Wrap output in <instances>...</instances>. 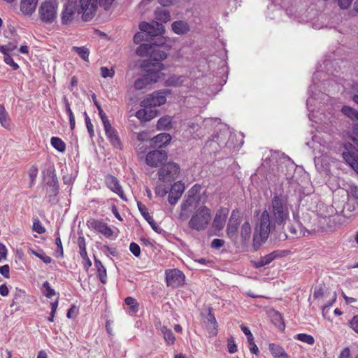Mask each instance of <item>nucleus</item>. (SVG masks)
<instances>
[{
    "label": "nucleus",
    "mask_w": 358,
    "mask_h": 358,
    "mask_svg": "<svg viewBox=\"0 0 358 358\" xmlns=\"http://www.w3.org/2000/svg\"><path fill=\"white\" fill-rule=\"evenodd\" d=\"M348 196H352L354 199H358V187L356 185H350L348 191Z\"/></svg>",
    "instance_id": "55"
},
{
    "label": "nucleus",
    "mask_w": 358,
    "mask_h": 358,
    "mask_svg": "<svg viewBox=\"0 0 358 358\" xmlns=\"http://www.w3.org/2000/svg\"><path fill=\"white\" fill-rule=\"evenodd\" d=\"M17 43H18V39L15 38L14 42H9L7 45H6V49L8 50V51L11 52V51H13L14 50H15L17 48Z\"/></svg>",
    "instance_id": "63"
},
{
    "label": "nucleus",
    "mask_w": 358,
    "mask_h": 358,
    "mask_svg": "<svg viewBox=\"0 0 358 358\" xmlns=\"http://www.w3.org/2000/svg\"><path fill=\"white\" fill-rule=\"evenodd\" d=\"M10 267L8 264L0 266V273L5 278H9Z\"/></svg>",
    "instance_id": "59"
},
{
    "label": "nucleus",
    "mask_w": 358,
    "mask_h": 358,
    "mask_svg": "<svg viewBox=\"0 0 358 358\" xmlns=\"http://www.w3.org/2000/svg\"><path fill=\"white\" fill-rule=\"evenodd\" d=\"M148 149V145L145 144V143H140L137 146H136V152H137V155H138V158L139 159H145V153L147 152V150Z\"/></svg>",
    "instance_id": "42"
},
{
    "label": "nucleus",
    "mask_w": 358,
    "mask_h": 358,
    "mask_svg": "<svg viewBox=\"0 0 358 358\" xmlns=\"http://www.w3.org/2000/svg\"><path fill=\"white\" fill-rule=\"evenodd\" d=\"M139 29L142 32H145V39L150 40V42H153V37L162 36L164 32V25L157 21L151 23L142 22L139 24Z\"/></svg>",
    "instance_id": "10"
},
{
    "label": "nucleus",
    "mask_w": 358,
    "mask_h": 358,
    "mask_svg": "<svg viewBox=\"0 0 358 358\" xmlns=\"http://www.w3.org/2000/svg\"><path fill=\"white\" fill-rule=\"evenodd\" d=\"M52 147L60 152H63L66 150L65 143L59 137H52L50 140Z\"/></svg>",
    "instance_id": "32"
},
{
    "label": "nucleus",
    "mask_w": 358,
    "mask_h": 358,
    "mask_svg": "<svg viewBox=\"0 0 358 358\" xmlns=\"http://www.w3.org/2000/svg\"><path fill=\"white\" fill-rule=\"evenodd\" d=\"M171 127V118L169 116L161 117L157 122V129H169Z\"/></svg>",
    "instance_id": "35"
},
{
    "label": "nucleus",
    "mask_w": 358,
    "mask_h": 358,
    "mask_svg": "<svg viewBox=\"0 0 358 358\" xmlns=\"http://www.w3.org/2000/svg\"><path fill=\"white\" fill-rule=\"evenodd\" d=\"M73 49L84 61L88 60L90 51L87 48L85 47H73Z\"/></svg>",
    "instance_id": "44"
},
{
    "label": "nucleus",
    "mask_w": 358,
    "mask_h": 358,
    "mask_svg": "<svg viewBox=\"0 0 358 358\" xmlns=\"http://www.w3.org/2000/svg\"><path fill=\"white\" fill-rule=\"evenodd\" d=\"M115 0H79L78 13L82 14L85 22L91 20L96 15L98 5L107 10L110 8Z\"/></svg>",
    "instance_id": "5"
},
{
    "label": "nucleus",
    "mask_w": 358,
    "mask_h": 358,
    "mask_svg": "<svg viewBox=\"0 0 358 358\" xmlns=\"http://www.w3.org/2000/svg\"><path fill=\"white\" fill-rule=\"evenodd\" d=\"M224 244V241L222 239L215 238L211 242V247L215 249H219L222 248Z\"/></svg>",
    "instance_id": "58"
},
{
    "label": "nucleus",
    "mask_w": 358,
    "mask_h": 358,
    "mask_svg": "<svg viewBox=\"0 0 358 358\" xmlns=\"http://www.w3.org/2000/svg\"><path fill=\"white\" fill-rule=\"evenodd\" d=\"M352 1L353 0H338V5L341 9H348Z\"/></svg>",
    "instance_id": "57"
},
{
    "label": "nucleus",
    "mask_w": 358,
    "mask_h": 358,
    "mask_svg": "<svg viewBox=\"0 0 358 358\" xmlns=\"http://www.w3.org/2000/svg\"><path fill=\"white\" fill-rule=\"evenodd\" d=\"M289 217V205L285 195L275 193L268 209L262 211L257 222L253 235V248L258 250L266 241L270 233L277 226H284Z\"/></svg>",
    "instance_id": "1"
},
{
    "label": "nucleus",
    "mask_w": 358,
    "mask_h": 358,
    "mask_svg": "<svg viewBox=\"0 0 358 358\" xmlns=\"http://www.w3.org/2000/svg\"><path fill=\"white\" fill-rule=\"evenodd\" d=\"M350 351L348 348H344L339 356V358H350Z\"/></svg>",
    "instance_id": "64"
},
{
    "label": "nucleus",
    "mask_w": 358,
    "mask_h": 358,
    "mask_svg": "<svg viewBox=\"0 0 358 358\" xmlns=\"http://www.w3.org/2000/svg\"><path fill=\"white\" fill-rule=\"evenodd\" d=\"M294 221L295 225L291 224L288 227V231L291 234L292 238H298L306 236V233L308 232V229L306 227L303 226V224L299 220V216L298 215H293Z\"/></svg>",
    "instance_id": "15"
},
{
    "label": "nucleus",
    "mask_w": 358,
    "mask_h": 358,
    "mask_svg": "<svg viewBox=\"0 0 358 358\" xmlns=\"http://www.w3.org/2000/svg\"><path fill=\"white\" fill-rule=\"evenodd\" d=\"M145 38H146V36L145 35V32H142L141 31V32H138L134 35L133 41L136 44H138L143 41L150 42V40H146Z\"/></svg>",
    "instance_id": "51"
},
{
    "label": "nucleus",
    "mask_w": 358,
    "mask_h": 358,
    "mask_svg": "<svg viewBox=\"0 0 358 358\" xmlns=\"http://www.w3.org/2000/svg\"><path fill=\"white\" fill-rule=\"evenodd\" d=\"M92 99H93L94 105L97 108V110L99 111V115L102 120L103 124L108 122L109 120H108V117L106 116V113L103 112L99 103L96 101L95 94L92 95Z\"/></svg>",
    "instance_id": "43"
},
{
    "label": "nucleus",
    "mask_w": 358,
    "mask_h": 358,
    "mask_svg": "<svg viewBox=\"0 0 358 358\" xmlns=\"http://www.w3.org/2000/svg\"><path fill=\"white\" fill-rule=\"evenodd\" d=\"M276 252L274 251L270 254H268L264 257H261L259 259L253 261L252 264L253 266L256 268L263 267L266 265L269 264L272 261H273L277 257Z\"/></svg>",
    "instance_id": "23"
},
{
    "label": "nucleus",
    "mask_w": 358,
    "mask_h": 358,
    "mask_svg": "<svg viewBox=\"0 0 358 358\" xmlns=\"http://www.w3.org/2000/svg\"><path fill=\"white\" fill-rule=\"evenodd\" d=\"M43 287L46 290V293L45 294L46 297L51 298L52 296L55 295V291L51 288L48 281L43 282Z\"/></svg>",
    "instance_id": "48"
},
{
    "label": "nucleus",
    "mask_w": 358,
    "mask_h": 358,
    "mask_svg": "<svg viewBox=\"0 0 358 358\" xmlns=\"http://www.w3.org/2000/svg\"><path fill=\"white\" fill-rule=\"evenodd\" d=\"M157 41H153L149 43L141 44L136 50V54L140 57H149V59L153 63L159 62L167 57V53L162 50L164 44L163 38H157Z\"/></svg>",
    "instance_id": "3"
},
{
    "label": "nucleus",
    "mask_w": 358,
    "mask_h": 358,
    "mask_svg": "<svg viewBox=\"0 0 358 358\" xmlns=\"http://www.w3.org/2000/svg\"><path fill=\"white\" fill-rule=\"evenodd\" d=\"M94 264L97 269V276L99 278L100 281L103 284L106 283V279H107V273L106 269L102 264L101 262L94 257Z\"/></svg>",
    "instance_id": "27"
},
{
    "label": "nucleus",
    "mask_w": 358,
    "mask_h": 358,
    "mask_svg": "<svg viewBox=\"0 0 358 358\" xmlns=\"http://www.w3.org/2000/svg\"><path fill=\"white\" fill-rule=\"evenodd\" d=\"M351 139L358 147V124L353 127ZM343 147V159L358 173V149L350 143H345Z\"/></svg>",
    "instance_id": "6"
},
{
    "label": "nucleus",
    "mask_w": 358,
    "mask_h": 358,
    "mask_svg": "<svg viewBox=\"0 0 358 358\" xmlns=\"http://www.w3.org/2000/svg\"><path fill=\"white\" fill-rule=\"evenodd\" d=\"M166 280L168 286L178 287L185 282V276L184 273L178 269H168L165 272Z\"/></svg>",
    "instance_id": "13"
},
{
    "label": "nucleus",
    "mask_w": 358,
    "mask_h": 358,
    "mask_svg": "<svg viewBox=\"0 0 358 358\" xmlns=\"http://www.w3.org/2000/svg\"><path fill=\"white\" fill-rule=\"evenodd\" d=\"M138 208L142 216L147 222L152 220V217L150 215L148 208L144 204H143L141 202H138Z\"/></svg>",
    "instance_id": "46"
},
{
    "label": "nucleus",
    "mask_w": 358,
    "mask_h": 358,
    "mask_svg": "<svg viewBox=\"0 0 358 358\" xmlns=\"http://www.w3.org/2000/svg\"><path fill=\"white\" fill-rule=\"evenodd\" d=\"M170 13L165 9L156 12V19L162 22H167L170 20Z\"/></svg>",
    "instance_id": "37"
},
{
    "label": "nucleus",
    "mask_w": 358,
    "mask_h": 358,
    "mask_svg": "<svg viewBox=\"0 0 358 358\" xmlns=\"http://www.w3.org/2000/svg\"><path fill=\"white\" fill-rule=\"evenodd\" d=\"M343 113L352 120H358V111L348 106H344L342 108Z\"/></svg>",
    "instance_id": "34"
},
{
    "label": "nucleus",
    "mask_w": 358,
    "mask_h": 358,
    "mask_svg": "<svg viewBox=\"0 0 358 358\" xmlns=\"http://www.w3.org/2000/svg\"><path fill=\"white\" fill-rule=\"evenodd\" d=\"M125 303L129 306V309L132 313L138 311V303L135 299L128 296L124 299Z\"/></svg>",
    "instance_id": "47"
},
{
    "label": "nucleus",
    "mask_w": 358,
    "mask_h": 358,
    "mask_svg": "<svg viewBox=\"0 0 358 358\" xmlns=\"http://www.w3.org/2000/svg\"><path fill=\"white\" fill-rule=\"evenodd\" d=\"M158 115V110L153 106H147L144 107L143 109L138 110L136 116L141 121H150V120L155 118Z\"/></svg>",
    "instance_id": "18"
},
{
    "label": "nucleus",
    "mask_w": 358,
    "mask_h": 358,
    "mask_svg": "<svg viewBox=\"0 0 358 358\" xmlns=\"http://www.w3.org/2000/svg\"><path fill=\"white\" fill-rule=\"evenodd\" d=\"M201 189V186L198 184H196L187 192V194L185 196V199L180 206V213L178 216V218L180 220H187L192 210L199 205L201 201V195L199 192Z\"/></svg>",
    "instance_id": "4"
},
{
    "label": "nucleus",
    "mask_w": 358,
    "mask_h": 358,
    "mask_svg": "<svg viewBox=\"0 0 358 358\" xmlns=\"http://www.w3.org/2000/svg\"><path fill=\"white\" fill-rule=\"evenodd\" d=\"M161 331L164 336V338L166 343L168 345L173 344L176 338H175L174 334H173V331H171V329H168L165 326H163L161 328Z\"/></svg>",
    "instance_id": "30"
},
{
    "label": "nucleus",
    "mask_w": 358,
    "mask_h": 358,
    "mask_svg": "<svg viewBox=\"0 0 358 358\" xmlns=\"http://www.w3.org/2000/svg\"><path fill=\"white\" fill-rule=\"evenodd\" d=\"M7 255V249L6 246L0 243V262L2 261V259H6Z\"/></svg>",
    "instance_id": "62"
},
{
    "label": "nucleus",
    "mask_w": 358,
    "mask_h": 358,
    "mask_svg": "<svg viewBox=\"0 0 358 358\" xmlns=\"http://www.w3.org/2000/svg\"><path fill=\"white\" fill-rule=\"evenodd\" d=\"M103 124L104 127L106 135L107 136V138L109 139L110 143L115 148L122 149V143L118 136L117 131L111 126L109 121Z\"/></svg>",
    "instance_id": "17"
},
{
    "label": "nucleus",
    "mask_w": 358,
    "mask_h": 358,
    "mask_svg": "<svg viewBox=\"0 0 358 358\" xmlns=\"http://www.w3.org/2000/svg\"><path fill=\"white\" fill-rule=\"evenodd\" d=\"M78 244L80 248V255L83 259H87V253L86 251L85 240L83 236H79L78 238Z\"/></svg>",
    "instance_id": "36"
},
{
    "label": "nucleus",
    "mask_w": 358,
    "mask_h": 358,
    "mask_svg": "<svg viewBox=\"0 0 358 358\" xmlns=\"http://www.w3.org/2000/svg\"><path fill=\"white\" fill-rule=\"evenodd\" d=\"M350 327L358 334V315H355L352 317L350 322Z\"/></svg>",
    "instance_id": "60"
},
{
    "label": "nucleus",
    "mask_w": 358,
    "mask_h": 358,
    "mask_svg": "<svg viewBox=\"0 0 358 358\" xmlns=\"http://www.w3.org/2000/svg\"><path fill=\"white\" fill-rule=\"evenodd\" d=\"M171 27L172 30L177 34H184L189 31L187 23L182 20L175 21Z\"/></svg>",
    "instance_id": "28"
},
{
    "label": "nucleus",
    "mask_w": 358,
    "mask_h": 358,
    "mask_svg": "<svg viewBox=\"0 0 358 358\" xmlns=\"http://www.w3.org/2000/svg\"><path fill=\"white\" fill-rule=\"evenodd\" d=\"M180 197V196H178L177 194H172L171 192H169L168 198L169 203L171 205H175L178 202Z\"/></svg>",
    "instance_id": "61"
},
{
    "label": "nucleus",
    "mask_w": 358,
    "mask_h": 358,
    "mask_svg": "<svg viewBox=\"0 0 358 358\" xmlns=\"http://www.w3.org/2000/svg\"><path fill=\"white\" fill-rule=\"evenodd\" d=\"M84 114L85 115V123H86L87 131L90 134V136L91 137H92L94 135V129H93V124H92L90 118L88 117L87 113L85 112Z\"/></svg>",
    "instance_id": "54"
},
{
    "label": "nucleus",
    "mask_w": 358,
    "mask_h": 358,
    "mask_svg": "<svg viewBox=\"0 0 358 358\" xmlns=\"http://www.w3.org/2000/svg\"><path fill=\"white\" fill-rule=\"evenodd\" d=\"M58 3L57 0H46L38 7L39 19L44 23L50 24L57 17Z\"/></svg>",
    "instance_id": "8"
},
{
    "label": "nucleus",
    "mask_w": 358,
    "mask_h": 358,
    "mask_svg": "<svg viewBox=\"0 0 358 358\" xmlns=\"http://www.w3.org/2000/svg\"><path fill=\"white\" fill-rule=\"evenodd\" d=\"M240 222L238 219H229L227 226L226 232L230 238H236L238 236V229Z\"/></svg>",
    "instance_id": "26"
},
{
    "label": "nucleus",
    "mask_w": 358,
    "mask_h": 358,
    "mask_svg": "<svg viewBox=\"0 0 358 358\" xmlns=\"http://www.w3.org/2000/svg\"><path fill=\"white\" fill-rule=\"evenodd\" d=\"M268 350L273 358H278L286 352L282 347L275 343L269 344Z\"/></svg>",
    "instance_id": "31"
},
{
    "label": "nucleus",
    "mask_w": 358,
    "mask_h": 358,
    "mask_svg": "<svg viewBox=\"0 0 358 358\" xmlns=\"http://www.w3.org/2000/svg\"><path fill=\"white\" fill-rule=\"evenodd\" d=\"M211 218L210 210L206 206L198 208L189 221V227L198 231L204 230Z\"/></svg>",
    "instance_id": "7"
},
{
    "label": "nucleus",
    "mask_w": 358,
    "mask_h": 358,
    "mask_svg": "<svg viewBox=\"0 0 358 358\" xmlns=\"http://www.w3.org/2000/svg\"><path fill=\"white\" fill-rule=\"evenodd\" d=\"M48 185H49V187L51 188L50 192L54 196H56L58 192L59 185L58 180L55 174H53L52 176V180L48 182Z\"/></svg>",
    "instance_id": "38"
},
{
    "label": "nucleus",
    "mask_w": 358,
    "mask_h": 358,
    "mask_svg": "<svg viewBox=\"0 0 358 358\" xmlns=\"http://www.w3.org/2000/svg\"><path fill=\"white\" fill-rule=\"evenodd\" d=\"M0 123L4 128L8 129L10 127V117L2 104H0Z\"/></svg>",
    "instance_id": "29"
},
{
    "label": "nucleus",
    "mask_w": 358,
    "mask_h": 358,
    "mask_svg": "<svg viewBox=\"0 0 358 358\" xmlns=\"http://www.w3.org/2000/svg\"><path fill=\"white\" fill-rule=\"evenodd\" d=\"M251 235V227L248 222H245L241 229V236L243 242L249 240Z\"/></svg>",
    "instance_id": "33"
},
{
    "label": "nucleus",
    "mask_w": 358,
    "mask_h": 358,
    "mask_svg": "<svg viewBox=\"0 0 358 358\" xmlns=\"http://www.w3.org/2000/svg\"><path fill=\"white\" fill-rule=\"evenodd\" d=\"M167 152L164 150H154L147 153L145 163L151 167H159L167 161Z\"/></svg>",
    "instance_id": "12"
},
{
    "label": "nucleus",
    "mask_w": 358,
    "mask_h": 358,
    "mask_svg": "<svg viewBox=\"0 0 358 358\" xmlns=\"http://www.w3.org/2000/svg\"><path fill=\"white\" fill-rule=\"evenodd\" d=\"M38 0H21L20 10L24 15L32 14L36 8Z\"/></svg>",
    "instance_id": "24"
},
{
    "label": "nucleus",
    "mask_w": 358,
    "mask_h": 358,
    "mask_svg": "<svg viewBox=\"0 0 358 358\" xmlns=\"http://www.w3.org/2000/svg\"><path fill=\"white\" fill-rule=\"evenodd\" d=\"M182 83V80L181 76L173 75L169 77L167 80H165V86L171 87V86H177L178 85Z\"/></svg>",
    "instance_id": "39"
},
{
    "label": "nucleus",
    "mask_w": 358,
    "mask_h": 358,
    "mask_svg": "<svg viewBox=\"0 0 358 358\" xmlns=\"http://www.w3.org/2000/svg\"><path fill=\"white\" fill-rule=\"evenodd\" d=\"M88 222L90 224L91 227L99 233L102 234L105 237L110 238L113 236V231L107 223L101 220H92Z\"/></svg>",
    "instance_id": "16"
},
{
    "label": "nucleus",
    "mask_w": 358,
    "mask_h": 358,
    "mask_svg": "<svg viewBox=\"0 0 358 358\" xmlns=\"http://www.w3.org/2000/svg\"><path fill=\"white\" fill-rule=\"evenodd\" d=\"M129 250L136 257H139L141 255V248L140 246L136 243H131L129 245Z\"/></svg>",
    "instance_id": "52"
},
{
    "label": "nucleus",
    "mask_w": 358,
    "mask_h": 358,
    "mask_svg": "<svg viewBox=\"0 0 358 358\" xmlns=\"http://www.w3.org/2000/svg\"><path fill=\"white\" fill-rule=\"evenodd\" d=\"M228 213L229 210L226 208H222L217 211L213 222V225L216 229H223Z\"/></svg>",
    "instance_id": "20"
},
{
    "label": "nucleus",
    "mask_w": 358,
    "mask_h": 358,
    "mask_svg": "<svg viewBox=\"0 0 358 358\" xmlns=\"http://www.w3.org/2000/svg\"><path fill=\"white\" fill-rule=\"evenodd\" d=\"M105 181L108 188L117 194L120 198L124 199L123 190L119 184L118 180L115 176L107 175Z\"/></svg>",
    "instance_id": "21"
},
{
    "label": "nucleus",
    "mask_w": 358,
    "mask_h": 358,
    "mask_svg": "<svg viewBox=\"0 0 358 358\" xmlns=\"http://www.w3.org/2000/svg\"><path fill=\"white\" fill-rule=\"evenodd\" d=\"M171 141V136L167 133H161L150 140V145H155L159 148L165 147Z\"/></svg>",
    "instance_id": "22"
},
{
    "label": "nucleus",
    "mask_w": 358,
    "mask_h": 358,
    "mask_svg": "<svg viewBox=\"0 0 358 358\" xmlns=\"http://www.w3.org/2000/svg\"><path fill=\"white\" fill-rule=\"evenodd\" d=\"M137 139L141 143H145L150 140V137L148 135V133L145 131H142L137 134Z\"/></svg>",
    "instance_id": "56"
},
{
    "label": "nucleus",
    "mask_w": 358,
    "mask_h": 358,
    "mask_svg": "<svg viewBox=\"0 0 358 358\" xmlns=\"http://www.w3.org/2000/svg\"><path fill=\"white\" fill-rule=\"evenodd\" d=\"M31 252L38 258L41 259L45 264H50L52 260V258L49 256H47L43 250L36 252L34 250H31Z\"/></svg>",
    "instance_id": "45"
},
{
    "label": "nucleus",
    "mask_w": 358,
    "mask_h": 358,
    "mask_svg": "<svg viewBox=\"0 0 358 358\" xmlns=\"http://www.w3.org/2000/svg\"><path fill=\"white\" fill-rule=\"evenodd\" d=\"M141 69L143 75L135 80L134 85L136 90L145 89L152 83H157L164 78L165 74L162 72V70L164 69V65L162 63L143 61L141 64Z\"/></svg>",
    "instance_id": "2"
},
{
    "label": "nucleus",
    "mask_w": 358,
    "mask_h": 358,
    "mask_svg": "<svg viewBox=\"0 0 358 358\" xmlns=\"http://www.w3.org/2000/svg\"><path fill=\"white\" fill-rule=\"evenodd\" d=\"M208 313L206 317V327L208 331L210 336H214L217 333V323L216 319L213 314V308H208Z\"/></svg>",
    "instance_id": "19"
},
{
    "label": "nucleus",
    "mask_w": 358,
    "mask_h": 358,
    "mask_svg": "<svg viewBox=\"0 0 358 358\" xmlns=\"http://www.w3.org/2000/svg\"><path fill=\"white\" fill-rule=\"evenodd\" d=\"M241 328L242 331H243V333L247 336L248 342L249 344V349H250V352L257 355L259 354V351L257 346L256 345V344L254 342V337H253V335L251 333L250 330L249 329V328H248L247 327H245L244 325H241Z\"/></svg>",
    "instance_id": "25"
},
{
    "label": "nucleus",
    "mask_w": 358,
    "mask_h": 358,
    "mask_svg": "<svg viewBox=\"0 0 358 358\" xmlns=\"http://www.w3.org/2000/svg\"><path fill=\"white\" fill-rule=\"evenodd\" d=\"M295 338L309 345H313L315 343L314 338L311 335L306 334H299L295 336Z\"/></svg>",
    "instance_id": "40"
},
{
    "label": "nucleus",
    "mask_w": 358,
    "mask_h": 358,
    "mask_svg": "<svg viewBox=\"0 0 358 358\" xmlns=\"http://www.w3.org/2000/svg\"><path fill=\"white\" fill-rule=\"evenodd\" d=\"M184 189H185L184 185L182 183H181L180 182H175L171 186V188L170 189V192H171L172 194H177L178 196H181L182 194L184 192Z\"/></svg>",
    "instance_id": "41"
},
{
    "label": "nucleus",
    "mask_w": 358,
    "mask_h": 358,
    "mask_svg": "<svg viewBox=\"0 0 358 358\" xmlns=\"http://www.w3.org/2000/svg\"><path fill=\"white\" fill-rule=\"evenodd\" d=\"M77 1L68 0L61 14L62 24H69L73 20L76 13H78Z\"/></svg>",
    "instance_id": "14"
},
{
    "label": "nucleus",
    "mask_w": 358,
    "mask_h": 358,
    "mask_svg": "<svg viewBox=\"0 0 358 358\" xmlns=\"http://www.w3.org/2000/svg\"><path fill=\"white\" fill-rule=\"evenodd\" d=\"M3 61L6 64L10 65L13 70H17L19 69V65L14 62L10 55L3 57Z\"/></svg>",
    "instance_id": "50"
},
{
    "label": "nucleus",
    "mask_w": 358,
    "mask_h": 358,
    "mask_svg": "<svg viewBox=\"0 0 358 358\" xmlns=\"http://www.w3.org/2000/svg\"><path fill=\"white\" fill-rule=\"evenodd\" d=\"M171 93V90L164 89L155 91L153 93L148 95L141 102V106L143 107L147 106H159L166 103V95Z\"/></svg>",
    "instance_id": "11"
},
{
    "label": "nucleus",
    "mask_w": 358,
    "mask_h": 358,
    "mask_svg": "<svg viewBox=\"0 0 358 358\" xmlns=\"http://www.w3.org/2000/svg\"><path fill=\"white\" fill-rule=\"evenodd\" d=\"M179 173V165L175 162H169L162 166L158 170L157 175L159 180L164 182H169L176 180Z\"/></svg>",
    "instance_id": "9"
},
{
    "label": "nucleus",
    "mask_w": 358,
    "mask_h": 358,
    "mask_svg": "<svg viewBox=\"0 0 358 358\" xmlns=\"http://www.w3.org/2000/svg\"><path fill=\"white\" fill-rule=\"evenodd\" d=\"M101 75L103 78H106L107 77H113L115 72L113 69H109L106 66H102L100 69Z\"/></svg>",
    "instance_id": "49"
},
{
    "label": "nucleus",
    "mask_w": 358,
    "mask_h": 358,
    "mask_svg": "<svg viewBox=\"0 0 358 358\" xmlns=\"http://www.w3.org/2000/svg\"><path fill=\"white\" fill-rule=\"evenodd\" d=\"M33 230L38 234H43L45 231V229L43 227H42V224L39 220L36 219L34 220L33 224Z\"/></svg>",
    "instance_id": "53"
}]
</instances>
